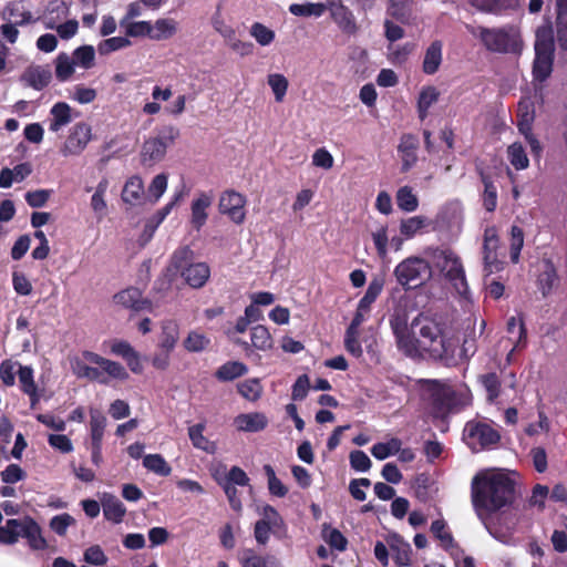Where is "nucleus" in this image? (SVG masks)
I'll return each mask as SVG.
<instances>
[{
    "label": "nucleus",
    "mask_w": 567,
    "mask_h": 567,
    "mask_svg": "<svg viewBox=\"0 0 567 567\" xmlns=\"http://www.w3.org/2000/svg\"><path fill=\"white\" fill-rule=\"evenodd\" d=\"M92 140V126L86 122H78L70 128L64 143L60 147V153L64 157L79 156Z\"/></svg>",
    "instance_id": "11"
},
{
    "label": "nucleus",
    "mask_w": 567,
    "mask_h": 567,
    "mask_svg": "<svg viewBox=\"0 0 567 567\" xmlns=\"http://www.w3.org/2000/svg\"><path fill=\"white\" fill-rule=\"evenodd\" d=\"M443 61V42L434 40L426 48L422 62V71L427 75L435 74Z\"/></svg>",
    "instance_id": "17"
},
{
    "label": "nucleus",
    "mask_w": 567,
    "mask_h": 567,
    "mask_svg": "<svg viewBox=\"0 0 567 567\" xmlns=\"http://www.w3.org/2000/svg\"><path fill=\"white\" fill-rule=\"evenodd\" d=\"M402 443L399 439H391L388 442H380L372 446L371 454L377 460H385L390 455L399 453Z\"/></svg>",
    "instance_id": "42"
},
{
    "label": "nucleus",
    "mask_w": 567,
    "mask_h": 567,
    "mask_svg": "<svg viewBox=\"0 0 567 567\" xmlns=\"http://www.w3.org/2000/svg\"><path fill=\"white\" fill-rule=\"evenodd\" d=\"M272 556H258L252 550L248 549L244 553L243 567H269L270 561H274Z\"/></svg>",
    "instance_id": "64"
},
{
    "label": "nucleus",
    "mask_w": 567,
    "mask_h": 567,
    "mask_svg": "<svg viewBox=\"0 0 567 567\" xmlns=\"http://www.w3.org/2000/svg\"><path fill=\"white\" fill-rule=\"evenodd\" d=\"M267 82L271 87L276 102H282L289 86L287 78L280 73H271L268 75Z\"/></svg>",
    "instance_id": "46"
},
{
    "label": "nucleus",
    "mask_w": 567,
    "mask_h": 567,
    "mask_svg": "<svg viewBox=\"0 0 567 567\" xmlns=\"http://www.w3.org/2000/svg\"><path fill=\"white\" fill-rule=\"evenodd\" d=\"M237 430L243 432H258L267 426V417L262 413H243L234 421Z\"/></svg>",
    "instance_id": "21"
},
{
    "label": "nucleus",
    "mask_w": 567,
    "mask_h": 567,
    "mask_svg": "<svg viewBox=\"0 0 567 567\" xmlns=\"http://www.w3.org/2000/svg\"><path fill=\"white\" fill-rule=\"evenodd\" d=\"M179 339V324L168 319L162 322L158 349L174 350Z\"/></svg>",
    "instance_id": "22"
},
{
    "label": "nucleus",
    "mask_w": 567,
    "mask_h": 567,
    "mask_svg": "<svg viewBox=\"0 0 567 567\" xmlns=\"http://www.w3.org/2000/svg\"><path fill=\"white\" fill-rule=\"evenodd\" d=\"M431 391V410L435 417H444L470 404V393L466 389L456 390L436 380L429 381Z\"/></svg>",
    "instance_id": "4"
},
{
    "label": "nucleus",
    "mask_w": 567,
    "mask_h": 567,
    "mask_svg": "<svg viewBox=\"0 0 567 567\" xmlns=\"http://www.w3.org/2000/svg\"><path fill=\"white\" fill-rule=\"evenodd\" d=\"M109 188V181L103 178L96 185L95 192L91 197V208L93 209L96 218L100 220L106 216L107 205L105 194Z\"/></svg>",
    "instance_id": "27"
},
{
    "label": "nucleus",
    "mask_w": 567,
    "mask_h": 567,
    "mask_svg": "<svg viewBox=\"0 0 567 567\" xmlns=\"http://www.w3.org/2000/svg\"><path fill=\"white\" fill-rule=\"evenodd\" d=\"M72 59L75 66L92 69L95 65V50L92 45L79 47L73 51Z\"/></svg>",
    "instance_id": "41"
},
{
    "label": "nucleus",
    "mask_w": 567,
    "mask_h": 567,
    "mask_svg": "<svg viewBox=\"0 0 567 567\" xmlns=\"http://www.w3.org/2000/svg\"><path fill=\"white\" fill-rule=\"evenodd\" d=\"M73 121V110L66 102H56L50 110L49 130L58 133Z\"/></svg>",
    "instance_id": "16"
},
{
    "label": "nucleus",
    "mask_w": 567,
    "mask_h": 567,
    "mask_svg": "<svg viewBox=\"0 0 567 567\" xmlns=\"http://www.w3.org/2000/svg\"><path fill=\"white\" fill-rule=\"evenodd\" d=\"M214 200L213 193L200 192L190 205V224L199 230L207 221V209L212 206Z\"/></svg>",
    "instance_id": "13"
},
{
    "label": "nucleus",
    "mask_w": 567,
    "mask_h": 567,
    "mask_svg": "<svg viewBox=\"0 0 567 567\" xmlns=\"http://www.w3.org/2000/svg\"><path fill=\"white\" fill-rule=\"evenodd\" d=\"M264 471L268 478V488L270 494L277 497H285L288 493V488L276 476L274 468L270 465H265Z\"/></svg>",
    "instance_id": "53"
},
{
    "label": "nucleus",
    "mask_w": 567,
    "mask_h": 567,
    "mask_svg": "<svg viewBox=\"0 0 567 567\" xmlns=\"http://www.w3.org/2000/svg\"><path fill=\"white\" fill-rule=\"evenodd\" d=\"M21 537L28 540V544L32 549H44L47 546V542L41 535L40 526L31 517H24Z\"/></svg>",
    "instance_id": "25"
},
{
    "label": "nucleus",
    "mask_w": 567,
    "mask_h": 567,
    "mask_svg": "<svg viewBox=\"0 0 567 567\" xmlns=\"http://www.w3.org/2000/svg\"><path fill=\"white\" fill-rule=\"evenodd\" d=\"M121 27L125 29L127 37H147L151 39L152 23L150 21H133Z\"/></svg>",
    "instance_id": "55"
},
{
    "label": "nucleus",
    "mask_w": 567,
    "mask_h": 567,
    "mask_svg": "<svg viewBox=\"0 0 567 567\" xmlns=\"http://www.w3.org/2000/svg\"><path fill=\"white\" fill-rule=\"evenodd\" d=\"M114 301L117 305L136 311L151 309V302L142 299V293L137 288H127L117 292L114 296Z\"/></svg>",
    "instance_id": "19"
},
{
    "label": "nucleus",
    "mask_w": 567,
    "mask_h": 567,
    "mask_svg": "<svg viewBox=\"0 0 567 567\" xmlns=\"http://www.w3.org/2000/svg\"><path fill=\"white\" fill-rule=\"evenodd\" d=\"M144 195V185L143 181L138 176L131 177L124 185L122 190V199L125 203L131 205H135L140 203Z\"/></svg>",
    "instance_id": "29"
},
{
    "label": "nucleus",
    "mask_w": 567,
    "mask_h": 567,
    "mask_svg": "<svg viewBox=\"0 0 567 567\" xmlns=\"http://www.w3.org/2000/svg\"><path fill=\"white\" fill-rule=\"evenodd\" d=\"M178 31V23L172 18L157 19L152 23L151 40L163 41L171 39Z\"/></svg>",
    "instance_id": "23"
},
{
    "label": "nucleus",
    "mask_w": 567,
    "mask_h": 567,
    "mask_svg": "<svg viewBox=\"0 0 567 567\" xmlns=\"http://www.w3.org/2000/svg\"><path fill=\"white\" fill-rule=\"evenodd\" d=\"M398 348L408 357L429 354L433 360L445 365L456 363L457 339L446 336L441 323L435 319L419 315L411 322L410 329L402 322H392Z\"/></svg>",
    "instance_id": "2"
},
{
    "label": "nucleus",
    "mask_w": 567,
    "mask_h": 567,
    "mask_svg": "<svg viewBox=\"0 0 567 567\" xmlns=\"http://www.w3.org/2000/svg\"><path fill=\"white\" fill-rule=\"evenodd\" d=\"M556 279L557 274L554 265L550 261L546 260L544 262L543 270L538 276L539 289L542 290L544 297L550 292Z\"/></svg>",
    "instance_id": "43"
},
{
    "label": "nucleus",
    "mask_w": 567,
    "mask_h": 567,
    "mask_svg": "<svg viewBox=\"0 0 567 567\" xmlns=\"http://www.w3.org/2000/svg\"><path fill=\"white\" fill-rule=\"evenodd\" d=\"M382 291V284L378 280L370 282L364 296L359 301V307L361 310H369L371 305L375 301L378 296Z\"/></svg>",
    "instance_id": "63"
},
{
    "label": "nucleus",
    "mask_w": 567,
    "mask_h": 567,
    "mask_svg": "<svg viewBox=\"0 0 567 567\" xmlns=\"http://www.w3.org/2000/svg\"><path fill=\"white\" fill-rule=\"evenodd\" d=\"M18 377L23 393H33L34 389H38L33 378V369L31 367L20 365Z\"/></svg>",
    "instance_id": "60"
},
{
    "label": "nucleus",
    "mask_w": 567,
    "mask_h": 567,
    "mask_svg": "<svg viewBox=\"0 0 567 567\" xmlns=\"http://www.w3.org/2000/svg\"><path fill=\"white\" fill-rule=\"evenodd\" d=\"M330 17L333 22L339 27V29L348 34H353L357 32L358 27L355 23V18L351 10L344 6L343 1L334 4L333 8L329 10Z\"/></svg>",
    "instance_id": "15"
},
{
    "label": "nucleus",
    "mask_w": 567,
    "mask_h": 567,
    "mask_svg": "<svg viewBox=\"0 0 567 567\" xmlns=\"http://www.w3.org/2000/svg\"><path fill=\"white\" fill-rule=\"evenodd\" d=\"M435 267L460 295L468 290L465 270L460 256L451 249H439L433 256Z\"/></svg>",
    "instance_id": "7"
},
{
    "label": "nucleus",
    "mask_w": 567,
    "mask_h": 567,
    "mask_svg": "<svg viewBox=\"0 0 567 567\" xmlns=\"http://www.w3.org/2000/svg\"><path fill=\"white\" fill-rule=\"evenodd\" d=\"M507 157L509 163L517 169L522 171L528 167L529 159L522 144L513 143L507 148Z\"/></svg>",
    "instance_id": "44"
},
{
    "label": "nucleus",
    "mask_w": 567,
    "mask_h": 567,
    "mask_svg": "<svg viewBox=\"0 0 567 567\" xmlns=\"http://www.w3.org/2000/svg\"><path fill=\"white\" fill-rule=\"evenodd\" d=\"M194 252L188 246L177 248L171 257V266L176 270L181 271L193 264Z\"/></svg>",
    "instance_id": "47"
},
{
    "label": "nucleus",
    "mask_w": 567,
    "mask_h": 567,
    "mask_svg": "<svg viewBox=\"0 0 567 567\" xmlns=\"http://www.w3.org/2000/svg\"><path fill=\"white\" fill-rule=\"evenodd\" d=\"M499 439V433L486 423L468 422L464 427V440L474 452L496 445Z\"/></svg>",
    "instance_id": "10"
},
{
    "label": "nucleus",
    "mask_w": 567,
    "mask_h": 567,
    "mask_svg": "<svg viewBox=\"0 0 567 567\" xmlns=\"http://www.w3.org/2000/svg\"><path fill=\"white\" fill-rule=\"evenodd\" d=\"M179 135V131L174 126H166L162 131V136L150 137L146 140L141 150V163L145 167H152L161 162L168 144H172Z\"/></svg>",
    "instance_id": "9"
},
{
    "label": "nucleus",
    "mask_w": 567,
    "mask_h": 567,
    "mask_svg": "<svg viewBox=\"0 0 567 567\" xmlns=\"http://www.w3.org/2000/svg\"><path fill=\"white\" fill-rule=\"evenodd\" d=\"M398 207L408 213H412L419 207V199L410 186H402L395 195Z\"/></svg>",
    "instance_id": "38"
},
{
    "label": "nucleus",
    "mask_w": 567,
    "mask_h": 567,
    "mask_svg": "<svg viewBox=\"0 0 567 567\" xmlns=\"http://www.w3.org/2000/svg\"><path fill=\"white\" fill-rule=\"evenodd\" d=\"M103 515L107 520L118 524L123 520L126 508L124 504L114 495L104 493L101 497Z\"/></svg>",
    "instance_id": "20"
},
{
    "label": "nucleus",
    "mask_w": 567,
    "mask_h": 567,
    "mask_svg": "<svg viewBox=\"0 0 567 567\" xmlns=\"http://www.w3.org/2000/svg\"><path fill=\"white\" fill-rule=\"evenodd\" d=\"M238 391L245 399L256 401L262 392V386L257 379H249L238 384Z\"/></svg>",
    "instance_id": "54"
},
{
    "label": "nucleus",
    "mask_w": 567,
    "mask_h": 567,
    "mask_svg": "<svg viewBox=\"0 0 567 567\" xmlns=\"http://www.w3.org/2000/svg\"><path fill=\"white\" fill-rule=\"evenodd\" d=\"M250 35L262 47L269 45L275 40V32L260 22L250 27Z\"/></svg>",
    "instance_id": "52"
},
{
    "label": "nucleus",
    "mask_w": 567,
    "mask_h": 567,
    "mask_svg": "<svg viewBox=\"0 0 567 567\" xmlns=\"http://www.w3.org/2000/svg\"><path fill=\"white\" fill-rule=\"evenodd\" d=\"M75 524V519L68 513L53 516L50 520V528L59 536L65 535L68 528Z\"/></svg>",
    "instance_id": "62"
},
{
    "label": "nucleus",
    "mask_w": 567,
    "mask_h": 567,
    "mask_svg": "<svg viewBox=\"0 0 567 567\" xmlns=\"http://www.w3.org/2000/svg\"><path fill=\"white\" fill-rule=\"evenodd\" d=\"M412 0H390L389 14L400 21H406L410 17Z\"/></svg>",
    "instance_id": "58"
},
{
    "label": "nucleus",
    "mask_w": 567,
    "mask_h": 567,
    "mask_svg": "<svg viewBox=\"0 0 567 567\" xmlns=\"http://www.w3.org/2000/svg\"><path fill=\"white\" fill-rule=\"evenodd\" d=\"M44 24L47 29H55L59 37L63 40L73 38L79 29V23L76 20H69L62 24L55 25L51 19H45Z\"/></svg>",
    "instance_id": "49"
},
{
    "label": "nucleus",
    "mask_w": 567,
    "mask_h": 567,
    "mask_svg": "<svg viewBox=\"0 0 567 567\" xmlns=\"http://www.w3.org/2000/svg\"><path fill=\"white\" fill-rule=\"evenodd\" d=\"M535 112L528 101L518 103V130L523 135L532 133V124L534 122Z\"/></svg>",
    "instance_id": "37"
},
{
    "label": "nucleus",
    "mask_w": 567,
    "mask_h": 567,
    "mask_svg": "<svg viewBox=\"0 0 567 567\" xmlns=\"http://www.w3.org/2000/svg\"><path fill=\"white\" fill-rule=\"evenodd\" d=\"M396 281L406 289L417 288L432 276L430 264L420 257H409L394 268Z\"/></svg>",
    "instance_id": "8"
},
{
    "label": "nucleus",
    "mask_w": 567,
    "mask_h": 567,
    "mask_svg": "<svg viewBox=\"0 0 567 567\" xmlns=\"http://www.w3.org/2000/svg\"><path fill=\"white\" fill-rule=\"evenodd\" d=\"M483 205L487 212H493L495 210L497 205V189L495 185L486 176H483Z\"/></svg>",
    "instance_id": "61"
},
{
    "label": "nucleus",
    "mask_w": 567,
    "mask_h": 567,
    "mask_svg": "<svg viewBox=\"0 0 567 567\" xmlns=\"http://www.w3.org/2000/svg\"><path fill=\"white\" fill-rule=\"evenodd\" d=\"M413 50L414 44L412 43H405L403 45H389L388 59L393 64H403Z\"/></svg>",
    "instance_id": "50"
},
{
    "label": "nucleus",
    "mask_w": 567,
    "mask_h": 567,
    "mask_svg": "<svg viewBox=\"0 0 567 567\" xmlns=\"http://www.w3.org/2000/svg\"><path fill=\"white\" fill-rule=\"evenodd\" d=\"M471 498L474 511L486 530L495 539L508 544L516 520L505 512L515 499V481L503 468H485L476 473L471 484Z\"/></svg>",
    "instance_id": "1"
},
{
    "label": "nucleus",
    "mask_w": 567,
    "mask_h": 567,
    "mask_svg": "<svg viewBox=\"0 0 567 567\" xmlns=\"http://www.w3.org/2000/svg\"><path fill=\"white\" fill-rule=\"evenodd\" d=\"M289 12L295 17L320 18L324 14V7L317 2L291 3Z\"/></svg>",
    "instance_id": "35"
},
{
    "label": "nucleus",
    "mask_w": 567,
    "mask_h": 567,
    "mask_svg": "<svg viewBox=\"0 0 567 567\" xmlns=\"http://www.w3.org/2000/svg\"><path fill=\"white\" fill-rule=\"evenodd\" d=\"M24 518L22 519H8L4 526L0 527V543L6 545L16 544L19 537L22 536Z\"/></svg>",
    "instance_id": "28"
},
{
    "label": "nucleus",
    "mask_w": 567,
    "mask_h": 567,
    "mask_svg": "<svg viewBox=\"0 0 567 567\" xmlns=\"http://www.w3.org/2000/svg\"><path fill=\"white\" fill-rule=\"evenodd\" d=\"M83 358L86 361L99 365L100 369L89 367L83 361L75 359L72 361L71 367L72 372L78 378H85L101 384H107L110 379L126 381L130 378L128 372L120 362L103 358L100 354L91 351H84Z\"/></svg>",
    "instance_id": "3"
},
{
    "label": "nucleus",
    "mask_w": 567,
    "mask_h": 567,
    "mask_svg": "<svg viewBox=\"0 0 567 567\" xmlns=\"http://www.w3.org/2000/svg\"><path fill=\"white\" fill-rule=\"evenodd\" d=\"M466 29L472 35L478 38L488 51L515 53L520 50L519 34L513 27L485 28L466 24Z\"/></svg>",
    "instance_id": "5"
},
{
    "label": "nucleus",
    "mask_w": 567,
    "mask_h": 567,
    "mask_svg": "<svg viewBox=\"0 0 567 567\" xmlns=\"http://www.w3.org/2000/svg\"><path fill=\"white\" fill-rule=\"evenodd\" d=\"M97 96L95 89L86 87L83 84H78L73 87L70 97L79 104L92 103Z\"/></svg>",
    "instance_id": "57"
},
{
    "label": "nucleus",
    "mask_w": 567,
    "mask_h": 567,
    "mask_svg": "<svg viewBox=\"0 0 567 567\" xmlns=\"http://www.w3.org/2000/svg\"><path fill=\"white\" fill-rule=\"evenodd\" d=\"M534 49L533 81L543 83L550 76L554 63V37L549 25L536 30Z\"/></svg>",
    "instance_id": "6"
},
{
    "label": "nucleus",
    "mask_w": 567,
    "mask_h": 567,
    "mask_svg": "<svg viewBox=\"0 0 567 567\" xmlns=\"http://www.w3.org/2000/svg\"><path fill=\"white\" fill-rule=\"evenodd\" d=\"M247 372V367L238 361H229L218 368L216 378L220 381H231Z\"/></svg>",
    "instance_id": "40"
},
{
    "label": "nucleus",
    "mask_w": 567,
    "mask_h": 567,
    "mask_svg": "<svg viewBox=\"0 0 567 567\" xmlns=\"http://www.w3.org/2000/svg\"><path fill=\"white\" fill-rule=\"evenodd\" d=\"M524 245V233L518 226L511 229V260L516 264L519 260L520 250Z\"/></svg>",
    "instance_id": "56"
},
{
    "label": "nucleus",
    "mask_w": 567,
    "mask_h": 567,
    "mask_svg": "<svg viewBox=\"0 0 567 567\" xmlns=\"http://www.w3.org/2000/svg\"><path fill=\"white\" fill-rule=\"evenodd\" d=\"M204 430H205V424H203V423H198V424L189 426V429H188L189 440L192 441L193 445L196 449L203 450L207 453L213 454L216 451V445H215V443L210 442L207 437L204 436V434H203Z\"/></svg>",
    "instance_id": "32"
},
{
    "label": "nucleus",
    "mask_w": 567,
    "mask_h": 567,
    "mask_svg": "<svg viewBox=\"0 0 567 567\" xmlns=\"http://www.w3.org/2000/svg\"><path fill=\"white\" fill-rule=\"evenodd\" d=\"M416 140L412 136H404L399 145V152L402 159V172H409L416 163Z\"/></svg>",
    "instance_id": "24"
},
{
    "label": "nucleus",
    "mask_w": 567,
    "mask_h": 567,
    "mask_svg": "<svg viewBox=\"0 0 567 567\" xmlns=\"http://www.w3.org/2000/svg\"><path fill=\"white\" fill-rule=\"evenodd\" d=\"M106 423V417L100 411H90V444H102Z\"/></svg>",
    "instance_id": "33"
},
{
    "label": "nucleus",
    "mask_w": 567,
    "mask_h": 567,
    "mask_svg": "<svg viewBox=\"0 0 567 567\" xmlns=\"http://www.w3.org/2000/svg\"><path fill=\"white\" fill-rule=\"evenodd\" d=\"M440 92L435 86H424L417 99L419 117L424 120L427 116L430 107L437 102Z\"/></svg>",
    "instance_id": "31"
},
{
    "label": "nucleus",
    "mask_w": 567,
    "mask_h": 567,
    "mask_svg": "<svg viewBox=\"0 0 567 567\" xmlns=\"http://www.w3.org/2000/svg\"><path fill=\"white\" fill-rule=\"evenodd\" d=\"M427 225V219L424 216H413L403 219L400 224V231L404 238L409 239L414 237L422 228Z\"/></svg>",
    "instance_id": "45"
},
{
    "label": "nucleus",
    "mask_w": 567,
    "mask_h": 567,
    "mask_svg": "<svg viewBox=\"0 0 567 567\" xmlns=\"http://www.w3.org/2000/svg\"><path fill=\"white\" fill-rule=\"evenodd\" d=\"M249 348L252 347L259 351H268L274 347V340L265 326L258 324L251 328Z\"/></svg>",
    "instance_id": "30"
},
{
    "label": "nucleus",
    "mask_w": 567,
    "mask_h": 567,
    "mask_svg": "<svg viewBox=\"0 0 567 567\" xmlns=\"http://www.w3.org/2000/svg\"><path fill=\"white\" fill-rule=\"evenodd\" d=\"M182 277L193 288H202L210 276L209 266L206 262H193L182 270Z\"/></svg>",
    "instance_id": "18"
},
{
    "label": "nucleus",
    "mask_w": 567,
    "mask_h": 567,
    "mask_svg": "<svg viewBox=\"0 0 567 567\" xmlns=\"http://www.w3.org/2000/svg\"><path fill=\"white\" fill-rule=\"evenodd\" d=\"M131 45V41L127 37H113L100 42L97 50L100 54L106 55L111 52L127 48Z\"/></svg>",
    "instance_id": "51"
},
{
    "label": "nucleus",
    "mask_w": 567,
    "mask_h": 567,
    "mask_svg": "<svg viewBox=\"0 0 567 567\" xmlns=\"http://www.w3.org/2000/svg\"><path fill=\"white\" fill-rule=\"evenodd\" d=\"M556 39L563 50H567V0H556Z\"/></svg>",
    "instance_id": "26"
},
{
    "label": "nucleus",
    "mask_w": 567,
    "mask_h": 567,
    "mask_svg": "<svg viewBox=\"0 0 567 567\" xmlns=\"http://www.w3.org/2000/svg\"><path fill=\"white\" fill-rule=\"evenodd\" d=\"M143 466L159 476H168L172 467L161 454H147L143 457Z\"/></svg>",
    "instance_id": "39"
},
{
    "label": "nucleus",
    "mask_w": 567,
    "mask_h": 567,
    "mask_svg": "<svg viewBox=\"0 0 567 567\" xmlns=\"http://www.w3.org/2000/svg\"><path fill=\"white\" fill-rule=\"evenodd\" d=\"M246 198L238 192L226 190L220 195L218 208L235 224H243L246 218Z\"/></svg>",
    "instance_id": "12"
},
{
    "label": "nucleus",
    "mask_w": 567,
    "mask_h": 567,
    "mask_svg": "<svg viewBox=\"0 0 567 567\" xmlns=\"http://www.w3.org/2000/svg\"><path fill=\"white\" fill-rule=\"evenodd\" d=\"M52 73L49 66L31 65L21 75V81L37 91L43 90L50 84Z\"/></svg>",
    "instance_id": "14"
},
{
    "label": "nucleus",
    "mask_w": 567,
    "mask_h": 567,
    "mask_svg": "<svg viewBox=\"0 0 567 567\" xmlns=\"http://www.w3.org/2000/svg\"><path fill=\"white\" fill-rule=\"evenodd\" d=\"M55 76L60 82H65L71 79L75 71V64L71 55L61 52L54 60Z\"/></svg>",
    "instance_id": "34"
},
{
    "label": "nucleus",
    "mask_w": 567,
    "mask_h": 567,
    "mask_svg": "<svg viewBox=\"0 0 567 567\" xmlns=\"http://www.w3.org/2000/svg\"><path fill=\"white\" fill-rule=\"evenodd\" d=\"M431 532L441 542L442 547L449 549L454 546L452 534L447 530L443 519H436L431 524Z\"/></svg>",
    "instance_id": "48"
},
{
    "label": "nucleus",
    "mask_w": 567,
    "mask_h": 567,
    "mask_svg": "<svg viewBox=\"0 0 567 567\" xmlns=\"http://www.w3.org/2000/svg\"><path fill=\"white\" fill-rule=\"evenodd\" d=\"M210 344V339L198 330H192L183 341V347L188 352H203Z\"/></svg>",
    "instance_id": "36"
},
{
    "label": "nucleus",
    "mask_w": 567,
    "mask_h": 567,
    "mask_svg": "<svg viewBox=\"0 0 567 567\" xmlns=\"http://www.w3.org/2000/svg\"><path fill=\"white\" fill-rule=\"evenodd\" d=\"M344 347L349 353L359 358L362 355V347L359 341V330L348 327L344 337Z\"/></svg>",
    "instance_id": "59"
}]
</instances>
